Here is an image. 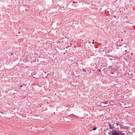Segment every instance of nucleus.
<instances>
[{
	"mask_svg": "<svg viewBox=\"0 0 135 135\" xmlns=\"http://www.w3.org/2000/svg\"><path fill=\"white\" fill-rule=\"evenodd\" d=\"M116 126H117L119 125V123H116Z\"/></svg>",
	"mask_w": 135,
	"mask_h": 135,
	"instance_id": "8",
	"label": "nucleus"
},
{
	"mask_svg": "<svg viewBox=\"0 0 135 135\" xmlns=\"http://www.w3.org/2000/svg\"><path fill=\"white\" fill-rule=\"evenodd\" d=\"M108 102H103V103H104V104H107V103Z\"/></svg>",
	"mask_w": 135,
	"mask_h": 135,
	"instance_id": "5",
	"label": "nucleus"
},
{
	"mask_svg": "<svg viewBox=\"0 0 135 135\" xmlns=\"http://www.w3.org/2000/svg\"><path fill=\"white\" fill-rule=\"evenodd\" d=\"M13 54V53H11V55H12Z\"/></svg>",
	"mask_w": 135,
	"mask_h": 135,
	"instance_id": "11",
	"label": "nucleus"
},
{
	"mask_svg": "<svg viewBox=\"0 0 135 135\" xmlns=\"http://www.w3.org/2000/svg\"><path fill=\"white\" fill-rule=\"evenodd\" d=\"M124 32L125 33H126V31H124Z\"/></svg>",
	"mask_w": 135,
	"mask_h": 135,
	"instance_id": "10",
	"label": "nucleus"
},
{
	"mask_svg": "<svg viewBox=\"0 0 135 135\" xmlns=\"http://www.w3.org/2000/svg\"><path fill=\"white\" fill-rule=\"evenodd\" d=\"M111 134L113 135H118L119 134V132H117L115 130L113 129V132H111Z\"/></svg>",
	"mask_w": 135,
	"mask_h": 135,
	"instance_id": "1",
	"label": "nucleus"
},
{
	"mask_svg": "<svg viewBox=\"0 0 135 135\" xmlns=\"http://www.w3.org/2000/svg\"><path fill=\"white\" fill-rule=\"evenodd\" d=\"M82 70L83 71H84V72L86 71V70L85 69H82Z\"/></svg>",
	"mask_w": 135,
	"mask_h": 135,
	"instance_id": "6",
	"label": "nucleus"
},
{
	"mask_svg": "<svg viewBox=\"0 0 135 135\" xmlns=\"http://www.w3.org/2000/svg\"><path fill=\"white\" fill-rule=\"evenodd\" d=\"M23 86L22 85H20V88H19V89H20V88L22 87Z\"/></svg>",
	"mask_w": 135,
	"mask_h": 135,
	"instance_id": "7",
	"label": "nucleus"
},
{
	"mask_svg": "<svg viewBox=\"0 0 135 135\" xmlns=\"http://www.w3.org/2000/svg\"><path fill=\"white\" fill-rule=\"evenodd\" d=\"M19 33H20V32H19Z\"/></svg>",
	"mask_w": 135,
	"mask_h": 135,
	"instance_id": "18",
	"label": "nucleus"
},
{
	"mask_svg": "<svg viewBox=\"0 0 135 135\" xmlns=\"http://www.w3.org/2000/svg\"><path fill=\"white\" fill-rule=\"evenodd\" d=\"M13 94H15V93H13Z\"/></svg>",
	"mask_w": 135,
	"mask_h": 135,
	"instance_id": "17",
	"label": "nucleus"
},
{
	"mask_svg": "<svg viewBox=\"0 0 135 135\" xmlns=\"http://www.w3.org/2000/svg\"><path fill=\"white\" fill-rule=\"evenodd\" d=\"M96 129V127H94L93 128L92 130L95 131Z\"/></svg>",
	"mask_w": 135,
	"mask_h": 135,
	"instance_id": "4",
	"label": "nucleus"
},
{
	"mask_svg": "<svg viewBox=\"0 0 135 135\" xmlns=\"http://www.w3.org/2000/svg\"><path fill=\"white\" fill-rule=\"evenodd\" d=\"M41 107V105H40V107Z\"/></svg>",
	"mask_w": 135,
	"mask_h": 135,
	"instance_id": "13",
	"label": "nucleus"
},
{
	"mask_svg": "<svg viewBox=\"0 0 135 135\" xmlns=\"http://www.w3.org/2000/svg\"><path fill=\"white\" fill-rule=\"evenodd\" d=\"M94 42H92V43L93 44H94Z\"/></svg>",
	"mask_w": 135,
	"mask_h": 135,
	"instance_id": "12",
	"label": "nucleus"
},
{
	"mask_svg": "<svg viewBox=\"0 0 135 135\" xmlns=\"http://www.w3.org/2000/svg\"><path fill=\"white\" fill-rule=\"evenodd\" d=\"M100 105L102 107H104L105 106V105L104 104V103L103 102H102L100 104Z\"/></svg>",
	"mask_w": 135,
	"mask_h": 135,
	"instance_id": "2",
	"label": "nucleus"
},
{
	"mask_svg": "<svg viewBox=\"0 0 135 135\" xmlns=\"http://www.w3.org/2000/svg\"><path fill=\"white\" fill-rule=\"evenodd\" d=\"M110 73L112 74H113V73L112 72H110Z\"/></svg>",
	"mask_w": 135,
	"mask_h": 135,
	"instance_id": "9",
	"label": "nucleus"
},
{
	"mask_svg": "<svg viewBox=\"0 0 135 135\" xmlns=\"http://www.w3.org/2000/svg\"><path fill=\"white\" fill-rule=\"evenodd\" d=\"M114 17L115 18V17H116V16H114Z\"/></svg>",
	"mask_w": 135,
	"mask_h": 135,
	"instance_id": "15",
	"label": "nucleus"
},
{
	"mask_svg": "<svg viewBox=\"0 0 135 135\" xmlns=\"http://www.w3.org/2000/svg\"><path fill=\"white\" fill-rule=\"evenodd\" d=\"M109 124H110V125L109 126V128L111 129H113V127H111V124L110 123H109Z\"/></svg>",
	"mask_w": 135,
	"mask_h": 135,
	"instance_id": "3",
	"label": "nucleus"
},
{
	"mask_svg": "<svg viewBox=\"0 0 135 135\" xmlns=\"http://www.w3.org/2000/svg\"><path fill=\"white\" fill-rule=\"evenodd\" d=\"M121 41H123V39H122V40H121Z\"/></svg>",
	"mask_w": 135,
	"mask_h": 135,
	"instance_id": "16",
	"label": "nucleus"
},
{
	"mask_svg": "<svg viewBox=\"0 0 135 135\" xmlns=\"http://www.w3.org/2000/svg\"><path fill=\"white\" fill-rule=\"evenodd\" d=\"M127 51V50H125V51L126 52V51Z\"/></svg>",
	"mask_w": 135,
	"mask_h": 135,
	"instance_id": "14",
	"label": "nucleus"
}]
</instances>
